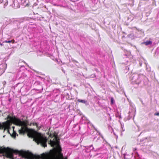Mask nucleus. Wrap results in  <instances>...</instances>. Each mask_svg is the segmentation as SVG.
<instances>
[{"mask_svg": "<svg viewBox=\"0 0 159 159\" xmlns=\"http://www.w3.org/2000/svg\"><path fill=\"white\" fill-rule=\"evenodd\" d=\"M54 139H50L49 143L53 149L41 155L40 156L34 155L31 153L25 151H17L7 148V157L14 159V155L18 153L22 157L28 159H67V157H64L61 153V148L59 144V140L57 135H54Z\"/></svg>", "mask_w": 159, "mask_h": 159, "instance_id": "f257e3e1", "label": "nucleus"}, {"mask_svg": "<svg viewBox=\"0 0 159 159\" xmlns=\"http://www.w3.org/2000/svg\"><path fill=\"white\" fill-rule=\"evenodd\" d=\"M21 125L22 126L19 129L20 134H23L26 131L28 132V135L29 137L33 139V140L38 144L40 143L43 147V135L38 132L34 130L28 129L26 126V124L25 122H22L19 119L16 117L8 116V120L5 122L0 123V129H8V132L9 134V126L11 123Z\"/></svg>", "mask_w": 159, "mask_h": 159, "instance_id": "f03ea898", "label": "nucleus"}, {"mask_svg": "<svg viewBox=\"0 0 159 159\" xmlns=\"http://www.w3.org/2000/svg\"><path fill=\"white\" fill-rule=\"evenodd\" d=\"M12 129H13V132L12 134H11V135L13 138H15L16 136V132H15L14 131V126H13L12 127Z\"/></svg>", "mask_w": 159, "mask_h": 159, "instance_id": "7ed1b4c3", "label": "nucleus"}, {"mask_svg": "<svg viewBox=\"0 0 159 159\" xmlns=\"http://www.w3.org/2000/svg\"><path fill=\"white\" fill-rule=\"evenodd\" d=\"M144 43H145V44L146 45H148V44H151L152 43V42L151 41H147L144 42Z\"/></svg>", "mask_w": 159, "mask_h": 159, "instance_id": "20e7f679", "label": "nucleus"}, {"mask_svg": "<svg viewBox=\"0 0 159 159\" xmlns=\"http://www.w3.org/2000/svg\"><path fill=\"white\" fill-rule=\"evenodd\" d=\"M78 101L80 102H83V103L85 102V101L84 100H79Z\"/></svg>", "mask_w": 159, "mask_h": 159, "instance_id": "39448f33", "label": "nucleus"}, {"mask_svg": "<svg viewBox=\"0 0 159 159\" xmlns=\"http://www.w3.org/2000/svg\"><path fill=\"white\" fill-rule=\"evenodd\" d=\"M33 125H35L37 126V127H38V124L37 123H33Z\"/></svg>", "mask_w": 159, "mask_h": 159, "instance_id": "423d86ee", "label": "nucleus"}, {"mask_svg": "<svg viewBox=\"0 0 159 159\" xmlns=\"http://www.w3.org/2000/svg\"><path fill=\"white\" fill-rule=\"evenodd\" d=\"M113 102H114L113 99L112 98H111V103L112 104H113Z\"/></svg>", "mask_w": 159, "mask_h": 159, "instance_id": "0eeeda50", "label": "nucleus"}, {"mask_svg": "<svg viewBox=\"0 0 159 159\" xmlns=\"http://www.w3.org/2000/svg\"><path fill=\"white\" fill-rule=\"evenodd\" d=\"M11 41H5V43H11Z\"/></svg>", "mask_w": 159, "mask_h": 159, "instance_id": "6e6552de", "label": "nucleus"}, {"mask_svg": "<svg viewBox=\"0 0 159 159\" xmlns=\"http://www.w3.org/2000/svg\"><path fill=\"white\" fill-rule=\"evenodd\" d=\"M155 115L159 116V113H158L157 114H155Z\"/></svg>", "mask_w": 159, "mask_h": 159, "instance_id": "1a4fd4ad", "label": "nucleus"}]
</instances>
